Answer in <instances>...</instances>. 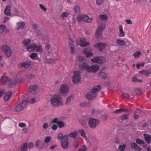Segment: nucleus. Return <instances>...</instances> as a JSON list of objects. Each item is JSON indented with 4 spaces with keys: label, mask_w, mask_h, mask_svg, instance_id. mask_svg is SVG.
Instances as JSON below:
<instances>
[{
    "label": "nucleus",
    "mask_w": 151,
    "mask_h": 151,
    "mask_svg": "<svg viewBox=\"0 0 151 151\" xmlns=\"http://www.w3.org/2000/svg\"><path fill=\"white\" fill-rule=\"evenodd\" d=\"M91 60L93 62L101 64L105 62L106 59L104 57L97 56L95 57L93 59H91Z\"/></svg>",
    "instance_id": "1a4fd4ad"
},
{
    "label": "nucleus",
    "mask_w": 151,
    "mask_h": 151,
    "mask_svg": "<svg viewBox=\"0 0 151 151\" xmlns=\"http://www.w3.org/2000/svg\"><path fill=\"white\" fill-rule=\"evenodd\" d=\"M142 55L141 52L139 51H137L136 52L134 53L133 55L136 58H139V56Z\"/></svg>",
    "instance_id": "c756f323"
},
{
    "label": "nucleus",
    "mask_w": 151,
    "mask_h": 151,
    "mask_svg": "<svg viewBox=\"0 0 151 151\" xmlns=\"http://www.w3.org/2000/svg\"><path fill=\"white\" fill-rule=\"evenodd\" d=\"M6 27L4 25H0V33L2 34L5 29Z\"/></svg>",
    "instance_id": "473e14b6"
},
{
    "label": "nucleus",
    "mask_w": 151,
    "mask_h": 151,
    "mask_svg": "<svg viewBox=\"0 0 151 151\" xmlns=\"http://www.w3.org/2000/svg\"><path fill=\"white\" fill-rule=\"evenodd\" d=\"M73 42L72 40H69V45L71 49V52L72 53H73L74 52V49L73 48Z\"/></svg>",
    "instance_id": "2f4dec72"
},
{
    "label": "nucleus",
    "mask_w": 151,
    "mask_h": 151,
    "mask_svg": "<svg viewBox=\"0 0 151 151\" xmlns=\"http://www.w3.org/2000/svg\"><path fill=\"white\" fill-rule=\"evenodd\" d=\"M74 9L76 13H78L80 12V8L78 6H75Z\"/></svg>",
    "instance_id": "3c124183"
},
{
    "label": "nucleus",
    "mask_w": 151,
    "mask_h": 151,
    "mask_svg": "<svg viewBox=\"0 0 151 151\" xmlns=\"http://www.w3.org/2000/svg\"><path fill=\"white\" fill-rule=\"evenodd\" d=\"M135 93L137 94H141L142 93V90L139 88H137L135 91Z\"/></svg>",
    "instance_id": "8fccbe9b"
},
{
    "label": "nucleus",
    "mask_w": 151,
    "mask_h": 151,
    "mask_svg": "<svg viewBox=\"0 0 151 151\" xmlns=\"http://www.w3.org/2000/svg\"><path fill=\"white\" fill-rule=\"evenodd\" d=\"M138 112L137 111H135L134 112V117L135 119H137L139 118V115H138L137 113Z\"/></svg>",
    "instance_id": "bf43d9fd"
},
{
    "label": "nucleus",
    "mask_w": 151,
    "mask_h": 151,
    "mask_svg": "<svg viewBox=\"0 0 151 151\" xmlns=\"http://www.w3.org/2000/svg\"><path fill=\"white\" fill-rule=\"evenodd\" d=\"M30 89L29 91V92L30 94H34L35 93V91L37 88V87L36 86L31 85L30 86Z\"/></svg>",
    "instance_id": "f3484780"
},
{
    "label": "nucleus",
    "mask_w": 151,
    "mask_h": 151,
    "mask_svg": "<svg viewBox=\"0 0 151 151\" xmlns=\"http://www.w3.org/2000/svg\"><path fill=\"white\" fill-rule=\"evenodd\" d=\"M126 146V145L124 144L122 145H120L119 147V149L121 151H124L125 148Z\"/></svg>",
    "instance_id": "c03bdc74"
},
{
    "label": "nucleus",
    "mask_w": 151,
    "mask_h": 151,
    "mask_svg": "<svg viewBox=\"0 0 151 151\" xmlns=\"http://www.w3.org/2000/svg\"><path fill=\"white\" fill-rule=\"evenodd\" d=\"M132 81L133 82H139L142 83L143 81L142 80L137 79V78L135 77L132 78Z\"/></svg>",
    "instance_id": "37998d69"
},
{
    "label": "nucleus",
    "mask_w": 151,
    "mask_h": 151,
    "mask_svg": "<svg viewBox=\"0 0 151 151\" xmlns=\"http://www.w3.org/2000/svg\"><path fill=\"white\" fill-rule=\"evenodd\" d=\"M122 96L123 98L128 99L129 98L131 95H130V93H128L124 92L122 93Z\"/></svg>",
    "instance_id": "a878e982"
},
{
    "label": "nucleus",
    "mask_w": 151,
    "mask_h": 151,
    "mask_svg": "<svg viewBox=\"0 0 151 151\" xmlns=\"http://www.w3.org/2000/svg\"><path fill=\"white\" fill-rule=\"evenodd\" d=\"M81 72L79 71H76L74 72V76L73 77V81L74 83H78L81 79L80 75Z\"/></svg>",
    "instance_id": "6e6552de"
},
{
    "label": "nucleus",
    "mask_w": 151,
    "mask_h": 151,
    "mask_svg": "<svg viewBox=\"0 0 151 151\" xmlns=\"http://www.w3.org/2000/svg\"><path fill=\"white\" fill-rule=\"evenodd\" d=\"M30 42L31 40L29 39L24 40L23 41V43L24 45L27 46Z\"/></svg>",
    "instance_id": "ea45409f"
},
{
    "label": "nucleus",
    "mask_w": 151,
    "mask_h": 151,
    "mask_svg": "<svg viewBox=\"0 0 151 151\" xmlns=\"http://www.w3.org/2000/svg\"><path fill=\"white\" fill-rule=\"evenodd\" d=\"M22 82L21 81L17 78H15L12 82V84L14 85H16L17 83H20Z\"/></svg>",
    "instance_id": "cd10ccee"
},
{
    "label": "nucleus",
    "mask_w": 151,
    "mask_h": 151,
    "mask_svg": "<svg viewBox=\"0 0 151 151\" xmlns=\"http://www.w3.org/2000/svg\"><path fill=\"white\" fill-rule=\"evenodd\" d=\"M38 35L42 36V33L40 29H37L36 31H34Z\"/></svg>",
    "instance_id": "864d4df0"
},
{
    "label": "nucleus",
    "mask_w": 151,
    "mask_h": 151,
    "mask_svg": "<svg viewBox=\"0 0 151 151\" xmlns=\"http://www.w3.org/2000/svg\"><path fill=\"white\" fill-rule=\"evenodd\" d=\"M51 137H47L45 139V142L46 143L49 142L51 140Z\"/></svg>",
    "instance_id": "6e6d98bb"
},
{
    "label": "nucleus",
    "mask_w": 151,
    "mask_h": 151,
    "mask_svg": "<svg viewBox=\"0 0 151 151\" xmlns=\"http://www.w3.org/2000/svg\"><path fill=\"white\" fill-rule=\"evenodd\" d=\"M101 89V86L99 85L93 87L91 91L88 93L86 95V98L88 100H91L95 98L97 96V92Z\"/></svg>",
    "instance_id": "f03ea898"
},
{
    "label": "nucleus",
    "mask_w": 151,
    "mask_h": 151,
    "mask_svg": "<svg viewBox=\"0 0 151 151\" xmlns=\"http://www.w3.org/2000/svg\"><path fill=\"white\" fill-rule=\"evenodd\" d=\"M79 132L80 134L82 137H86V133L83 129L79 130Z\"/></svg>",
    "instance_id": "72a5a7b5"
},
{
    "label": "nucleus",
    "mask_w": 151,
    "mask_h": 151,
    "mask_svg": "<svg viewBox=\"0 0 151 151\" xmlns=\"http://www.w3.org/2000/svg\"><path fill=\"white\" fill-rule=\"evenodd\" d=\"M79 146V144L78 143V140L77 139H75L74 140V143L73 144V147L75 148H76Z\"/></svg>",
    "instance_id": "c9c22d12"
},
{
    "label": "nucleus",
    "mask_w": 151,
    "mask_h": 151,
    "mask_svg": "<svg viewBox=\"0 0 151 151\" xmlns=\"http://www.w3.org/2000/svg\"><path fill=\"white\" fill-rule=\"evenodd\" d=\"M11 8L9 6L7 5L6 6L4 10L5 14L7 16H10V14Z\"/></svg>",
    "instance_id": "4be33fe9"
},
{
    "label": "nucleus",
    "mask_w": 151,
    "mask_h": 151,
    "mask_svg": "<svg viewBox=\"0 0 151 151\" xmlns=\"http://www.w3.org/2000/svg\"><path fill=\"white\" fill-rule=\"evenodd\" d=\"M40 7L41 9L45 11H46L47 10V8L42 4H39Z\"/></svg>",
    "instance_id": "0e129e2a"
},
{
    "label": "nucleus",
    "mask_w": 151,
    "mask_h": 151,
    "mask_svg": "<svg viewBox=\"0 0 151 151\" xmlns=\"http://www.w3.org/2000/svg\"><path fill=\"white\" fill-rule=\"evenodd\" d=\"M37 56V55L35 53H31L29 56L32 59H34Z\"/></svg>",
    "instance_id": "de8ad7c7"
},
{
    "label": "nucleus",
    "mask_w": 151,
    "mask_h": 151,
    "mask_svg": "<svg viewBox=\"0 0 151 151\" xmlns=\"http://www.w3.org/2000/svg\"><path fill=\"white\" fill-rule=\"evenodd\" d=\"M144 136L145 141L148 144H150L151 142V136L145 133Z\"/></svg>",
    "instance_id": "aec40b11"
},
{
    "label": "nucleus",
    "mask_w": 151,
    "mask_h": 151,
    "mask_svg": "<svg viewBox=\"0 0 151 151\" xmlns=\"http://www.w3.org/2000/svg\"><path fill=\"white\" fill-rule=\"evenodd\" d=\"M79 68L81 70H85L88 72L92 73H96L99 68V66L97 64L90 66L86 65V62H84L82 64L79 65Z\"/></svg>",
    "instance_id": "f257e3e1"
},
{
    "label": "nucleus",
    "mask_w": 151,
    "mask_h": 151,
    "mask_svg": "<svg viewBox=\"0 0 151 151\" xmlns=\"http://www.w3.org/2000/svg\"><path fill=\"white\" fill-rule=\"evenodd\" d=\"M87 149V147L86 146L84 145L83 147L78 149V151H86Z\"/></svg>",
    "instance_id": "49530a36"
},
{
    "label": "nucleus",
    "mask_w": 151,
    "mask_h": 151,
    "mask_svg": "<svg viewBox=\"0 0 151 151\" xmlns=\"http://www.w3.org/2000/svg\"><path fill=\"white\" fill-rule=\"evenodd\" d=\"M80 106L82 107H84L86 106H88V104L86 102H83L81 103Z\"/></svg>",
    "instance_id": "4d7b16f0"
},
{
    "label": "nucleus",
    "mask_w": 151,
    "mask_h": 151,
    "mask_svg": "<svg viewBox=\"0 0 151 151\" xmlns=\"http://www.w3.org/2000/svg\"><path fill=\"white\" fill-rule=\"evenodd\" d=\"M101 31L98 29H97L95 35L96 37L98 38H100L101 37L102 34Z\"/></svg>",
    "instance_id": "7c9ffc66"
},
{
    "label": "nucleus",
    "mask_w": 151,
    "mask_h": 151,
    "mask_svg": "<svg viewBox=\"0 0 151 151\" xmlns=\"http://www.w3.org/2000/svg\"><path fill=\"white\" fill-rule=\"evenodd\" d=\"M77 43L81 47L86 46L89 44V43L86 42V40L83 38H81L78 42L77 41Z\"/></svg>",
    "instance_id": "ddd939ff"
},
{
    "label": "nucleus",
    "mask_w": 151,
    "mask_h": 151,
    "mask_svg": "<svg viewBox=\"0 0 151 151\" xmlns=\"http://www.w3.org/2000/svg\"><path fill=\"white\" fill-rule=\"evenodd\" d=\"M106 27V25L105 24L101 23L97 29H98L100 31H102L104 30Z\"/></svg>",
    "instance_id": "bb28decb"
},
{
    "label": "nucleus",
    "mask_w": 151,
    "mask_h": 151,
    "mask_svg": "<svg viewBox=\"0 0 151 151\" xmlns=\"http://www.w3.org/2000/svg\"><path fill=\"white\" fill-rule=\"evenodd\" d=\"M36 51L37 52H41L42 51V49L41 46H37V47H36Z\"/></svg>",
    "instance_id": "5fc2aeb1"
},
{
    "label": "nucleus",
    "mask_w": 151,
    "mask_h": 151,
    "mask_svg": "<svg viewBox=\"0 0 151 151\" xmlns=\"http://www.w3.org/2000/svg\"><path fill=\"white\" fill-rule=\"evenodd\" d=\"M29 101L28 99H26L20 102L16 107V111L19 112L22 111L26 107Z\"/></svg>",
    "instance_id": "423d86ee"
},
{
    "label": "nucleus",
    "mask_w": 151,
    "mask_h": 151,
    "mask_svg": "<svg viewBox=\"0 0 151 151\" xmlns=\"http://www.w3.org/2000/svg\"><path fill=\"white\" fill-rule=\"evenodd\" d=\"M136 142L138 144H142L145 143L144 141L142 139H141L139 138H137L136 139Z\"/></svg>",
    "instance_id": "e433bc0d"
},
{
    "label": "nucleus",
    "mask_w": 151,
    "mask_h": 151,
    "mask_svg": "<svg viewBox=\"0 0 151 151\" xmlns=\"http://www.w3.org/2000/svg\"><path fill=\"white\" fill-rule=\"evenodd\" d=\"M78 61H79V62H83V63L84 62H85V59H84V58H83V57H82V56H79L78 57Z\"/></svg>",
    "instance_id": "09e8293b"
},
{
    "label": "nucleus",
    "mask_w": 151,
    "mask_h": 151,
    "mask_svg": "<svg viewBox=\"0 0 151 151\" xmlns=\"http://www.w3.org/2000/svg\"><path fill=\"white\" fill-rule=\"evenodd\" d=\"M64 136H63V134L62 133H59L58 134V138L59 139H62V138Z\"/></svg>",
    "instance_id": "774afa93"
},
{
    "label": "nucleus",
    "mask_w": 151,
    "mask_h": 151,
    "mask_svg": "<svg viewBox=\"0 0 151 151\" xmlns=\"http://www.w3.org/2000/svg\"><path fill=\"white\" fill-rule=\"evenodd\" d=\"M116 43L121 46L125 45L126 43L123 40L118 39L116 40Z\"/></svg>",
    "instance_id": "393cba45"
},
{
    "label": "nucleus",
    "mask_w": 151,
    "mask_h": 151,
    "mask_svg": "<svg viewBox=\"0 0 151 151\" xmlns=\"http://www.w3.org/2000/svg\"><path fill=\"white\" fill-rule=\"evenodd\" d=\"M37 45L35 44H31L29 46L27 47V50L30 52H32L34 51Z\"/></svg>",
    "instance_id": "a211bd4d"
},
{
    "label": "nucleus",
    "mask_w": 151,
    "mask_h": 151,
    "mask_svg": "<svg viewBox=\"0 0 151 151\" xmlns=\"http://www.w3.org/2000/svg\"><path fill=\"white\" fill-rule=\"evenodd\" d=\"M47 62L49 63L52 64L55 63V60L51 58L47 60Z\"/></svg>",
    "instance_id": "e2e57ef3"
},
{
    "label": "nucleus",
    "mask_w": 151,
    "mask_h": 151,
    "mask_svg": "<svg viewBox=\"0 0 151 151\" xmlns=\"http://www.w3.org/2000/svg\"><path fill=\"white\" fill-rule=\"evenodd\" d=\"M35 77V76L32 74H30L27 76V78L30 79H34Z\"/></svg>",
    "instance_id": "13d9d810"
},
{
    "label": "nucleus",
    "mask_w": 151,
    "mask_h": 151,
    "mask_svg": "<svg viewBox=\"0 0 151 151\" xmlns=\"http://www.w3.org/2000/svg\"><path fill=\"white\" fill-rule=\"evenodd\" d=\"M139 73L141 74L144 75L147 77H148L149 75L151 74V70H143L140 71Z\"/></svg>",
    "instance_id": "dca6fc26"
},
{
    "label": "nucleus",
    "mask_w": 151,
    "mask_h": 151,
    "mask_svg": "<svg viewBox=\"0 0 151 151\" xmlns=\"http://www.w3.org/2000/svg\"><path fill=\"white\" fill-rule=\"evenodd\" d=\"M108 116L106 114H105L103 115L102 116V119L104 121H105L107 118Z\"/></svg>",
    "instance_id": "338daca9"
},
{
    "label": "nucleus",
    "mask_w": 151,
    "mask_h": 151,
    "mask_svg": "<svg viewBox=\"0 0 151 151\" xmlns=\"http://www.w3.org/2000/svg\"><path fill=\"white\" fill-rule=\"evenodd\" d=\"M81 125L85 128H87L88 127V126L87 124H86L85 121L84 120H81Z\"/></svg>",
    "instance_id": "a18cd8bd"
},
{
    "label": "nucleus",
    "mask_w": 151,
    "mask_h": 151,
    "mask_svg": "<svg viewBox=\"0 0 151 151\" xmlns=\"http://www.w3.org/2000/svg\"><path fill=\"white\" fill-rule=\"evenodd\" d=\"M60 91L61 94L64 95L68 92V88L66 85L63 84L61 87Z\"/></svg>",
    "instance_id": "f8f14e48"
},
{
    "label": "nucleus",
    "mask_w": 151,
    "mask_h": 151,
    "mask_svg": "<svg viewBox=\"0 0 151 151\" xmlns=\"http://www.w3.org/2000/svg\"><path fill=\"white\" fill-rule=\"evenodd\" d=\"M132 148H134L136 151H141L142 149L135 142H133L130 144Z\"/></svg>",
    "instance_id": "2eb2a0df"
},
{
    "label": "nucleus",
    "mask_w": 151,
    "mask_h": 151,
    "mask_svg": "<svg viewBox=\"0 0 151 151\" xmlns=\"http://www.w3.org/2000/svg\"><path fill=\"white\" fill-rule=\"evenodd\" d=\"M17 29H23L25 26V23L24 22H20L17 23Z\"/></svg>",
    "instance_id": "6ab92c4d"
},
{
    "label": "nucleus",
    "mask_w": 151,
    "mask_h": 151,
    "mask_svg": "<svg viewBox=\"0 0 151 151\" xmlns=\"http://www.w3.org/2000/svg\"><path fill=\"white\" fill-rule=\"evenodd\" d=\"M94 45L99 48L101 51H102L106 47V44L102 42H99L96 45Z\"/></svg>",
    "instance_id": "4468645a"
},
{
    "label": "nucleus",
    "mask_w": 151,
    "mask_h": 151,
    "mask_svg": "<svg viewBox=\"0 0 151 151\" xmlns=\"http://www.w3.org/2000/svg\"><path fill=\"white\" fill-rule=\"evenodd\" d=\"M51 104L54 107H57L63 104V101L60 96L54 95L50 99Z\"/></svg>",
    "instance_id": "7ed1b4c3"
},
{
    "label": "nucleus",
    "mask_w": 151,
    "mask_h": 151,
    "mask_svg": "<svg viewBox=\"0 0 151 151\" xmlns=\"http://www.w3.org/2000/svg\"><path fill=\"white\" fill-rule=\"evenodd\" d=\"M33 29L35 31L38 29L37 25L36 24H34L32 25Z\"/></svg>",
    "instance_id": "680f3d73"
},
{
    "label": "nucleus",
    "mask_w": 151,
    "mask_h": 151,
    "mask_svg": "<svg viewBox=\"0 0 151 151\" xmlns=\"http://www.w3.org/2000/svg\"><path fill=\"white\" fill-rule=\"evenodd\" d=\"M73 99V95H71L68 97L66 99L65 104L66 105H68L70 104V102Z\"/></svg>",
    "instance_id": "b1692460"
},
{
    "label": "nucleus",
    "mask_w": 151,
    "mask_h": 151,
    "mask_svg": "<svg viewBox=\"0 0 151 151\" xmlns=\"http://www.w3.org/2000/svg\"><path fill=\"white\" fill-rule=\"evenodd\" d=\"M58 125L59 127L62 128L64 126L65 124L63 122L61 121H59L58 122Z\"/></svg>",
    "instance_id": "79ce46f5"
},
{
    "label": "nucleus",
    "mask_w": 151,
    "mask_h": 151,
    "mask_svg": "<svg viewBox=\"0 0 151 151\" xmlns=\"http://www.w3.org/2000/svg\"><path fill=\"white\" fill-rule=\"evenodd\" d=\"M99 17L100 19L102 20H106L108 19L107 16L105 14L100 15Z\"/></svg>",
    "instance_id": "58836bf2"
},
{
    "label": "nucleus",
    "mask_w": 151,
    "mask_h": 151,
    "mask_svg": "<svg viewBox=\"0 0 151 151\" xmlns=\"http://www.w3.org/2000/svg\"><path fill=\"white\" fill-rule=\"evenodd\" d=\"M99 75L100 76L104 79H105L107 78L106 74L104 73L101 72L99 73Z\"/></svg>",
    "instance_id": "a19ab883"
},
{
    "label": "nucleus",
    "mask_w": 151,
    "mask_h": 151,
    "mask_svg": "<svg viewBox=\"0 0 151 151\" xmlns=\"http://www.w3.org/2000/svg\"><path fill=\"white\" fill-rule=\"evenodd\" d=\"M2 50L8 57H10L12 52L10 47L7 45H4L2 47Z\"/></svg>",
    "instance_id": "9d476101"
},
{
    "label": "nucleus",
    "mask_w": 151,
    "mask_h": 151,
    "mask_svg": "<svg viewBox=\"0 0 151 151\" xmlns=\"http://www.w3.org/2000/svg\"><path fill=\"white\" fill-rule=\"evenodd\" d=\"M100 121L98 119L90 118L89 119L88 124L89 127L91 128H95L100 123Z\"/></svg>",
    "instance_id": "20e7f679"
},
{
    "label": "nucleus",
    "mask_w": 151,
    "mask_h": 151,
    "mask_svg": "<svg viewBox=\"0 0 151 151\" xmlns=\"http://www.w3.org/2000/svg\"><path fill=\"white\" fill-rule=\"evenodd\" d=\"M68 136L66 135L64 136L61 141V144L62 148L65 149H67L69 147V143L68 141Z\"/></svg>",
    "instance_id": "0eeeda50"
},
{
    "label": "nucleus",
    "mask_w": 151,
    "mask_h": 151,
    "mask_svg": "<svg viewBox=\"0 0 151 151\" xmlns=\"http://www.w3.org/2000/svg\"><path fill=\"white\" fill-rule=\"evenodd\" d=\"M12 93L11 91H8L6 93V95L4 97V99L6 101H8L10 96H12Z\"/></svg>",
    "instance_id": "412c9836"
},
{
    "label": "nucleus",
    "mask_w": 151,
    "mask_h": 151,
    "mask_svg": "<svg viewBox=\"0 0 151 151\" xmlns=\"http://www.w3.org/2000/svg\"><path fill=\"white\" fill-rule=\"evenodd\" d=\"M78 134V131L75 130L73 132L69 134L68 136L70 137H72L74 138H76Z\"/></svg>",
    "instance_id": "5701e85b"
},
{
    "label": "nucleus",
    "mask_w": 151,
    "mask_h": 151,
    "mask_svg": "<svg viewBox=\"0 0 151 151\" xmlns=\"http://www.w3.org/2000/svg\"><path fill=\"white\" fill-rule=\"evenodd\" d=\"M124 110L123 109H118L116 110L114 113L116 114H118L120 113L122 111Z\"/></svg>",
    "instance_id": "69168bd1"
},
{
    "label": "nucleus",
    "mask_w": 151,
    "mask_h": 151,
    "mask_svg": "<svg viewBox=\"0 0 151 151\" xmlns=\"http://www.w3.org/2000/svg\"><path fill=\"white\" fill-rule=\"evenodd\" d=\"M128 115L126 114H124L121 116V120H122V122H123L124 120L125 119L128 120Z\"/></svg>",
    "instance_id": "f704fd0d"
},
{
    "label": "nucleus",
    "mask_w": 151,
    "mask_h": 151,
    "mask_svg": "<svg viewBox=\"0 0 151 151\" xmlns=\"http://www.w3.org/2000/svg\"><path fill=\"white\" fill-rule=\"evenodd\" d=\"M85 53L86 54V57H88L90 56H92L93 55V53L91 52H86V50H85Z\"/></svg>",
    "instance_id": "052dcab7"
},
{
    "label": "nucleus",
    "mask_w": 151,
    "mask_h": 151,
    "mask_svg": "<svg viewBox=\"0 0 151 151\" xmlns=\"http://www.w3.org/2000/svg\"><path fill=\"white\" fill-rule=\"evenodd\" d=\"M77 19L79 22L83 21L88 23H91L92 21V18H89L88 16L85 15L79 14L77 17Z\"/></svg>",
    "instance_id": "39448f33"
},
{
    "label": "nucleus",
    "mask_w": 151,
    "mask_h": 151,
    "mask_svg": "<svg viewBox=\"0 0 151 151\" xmlns=\"http://www.w3.org/2000/svg\"><path fill=\"white\" fill-rule=\"evenodd\" d=\"M1 83L3 85H8L12 83L11 80L7 76H3L1 80Z\"/></svg>",
    "instance_id": "9b49d317"
},
{
    "label": "nucleus",
    "mask_w": 151,
    "mask_h": 151,
    "mask_svg": "<svg viewBox=\"0 0 151 151\" xmlns=\"http://www.w3.org/2000/svg\"><path fill=\"white\" fill-rule=\"evenodd\" d=\"M20 150L21 151H27V143H24L21 147Z\"/></svg>",
    "instance_id": "c85d7f7f"
},
{
    "label": "nucleus",
    "mask_w": 151,
    "mask_h": 151,
    "mask_svg": "<svg viewBox=\"0 0 151 151\" xmlns=\"http://www.w3.org/2000/svg\"><path fill=\"white\" fill-rule=\"evenodd\" d=\"M30 65L31 63L29 62H23V67L26 69L28 68Z\"/></svg>",
    "instance_id": "4c0bfd02"
},
{
    "label": "nucleus",
    "mask_w": 151,
    "mask_h": 151,
    "mask_svg": "<svg viewBox=\"0 0 151 151\" xmlns=\"http://www.w3.org/2000/svg\"><path fill=\"white\" fill-rule=\"evenodd\" d=\"M68 16V13L67 12H63L62 13L61 16L62 17H67Z\"/></svg>",
    "instance_id": "603ef678"
}]
</instances>
